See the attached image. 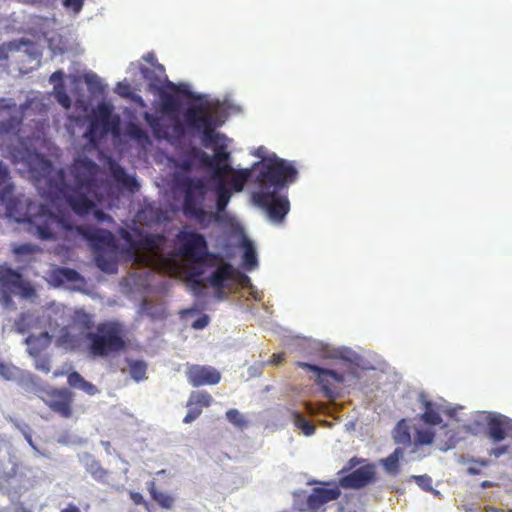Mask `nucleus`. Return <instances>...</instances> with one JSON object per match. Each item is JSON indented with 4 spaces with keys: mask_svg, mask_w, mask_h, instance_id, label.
Instances as JSON below:
<instances>
[{
    "mask_svg": "<svg viewBox=\"0 0 512 512\" xmlns=\"http://www.w3.org/2000/svg\"><path fill=\"white\" fill-rule=\"evenodd\" d=\"M14 186L0 190V204L6 208L8 217L18 223H27L28 232L40 240H56L60 230H72V226L61 216L51 212L47 206L37 204L24 196L13 194Z\"/></svg>",
    "mask_w": 512,
    "mask_h": 512,
    "instance_id": "obj_1",
    "label": "nucleus"
},
{
    "mask_svg": "<svg viewBox=\"0 0 512 512\" xmlns=\"http://www.w3.org/2000/svg\"><path fill=\"white\" fill-rule=\"evenodd\" d=\"M76 332L84 335L87 349L92 357L106 358L127 348L129 338L120 322H81V327L69 326L57 336L58 343L66 348L77 345Z\"/></svg>",
    "mask_w": 512,
    "mask_h": 512,
    "instance_id": "obj_2",
    "label": "nucleus"
},
{
    "mask_svg": "<svg viewBox=\"0 0 512 512\" xmlns=\"http://www.w3.org/2000/svg\"><path fill=\"white\" fill-rule=\"evenodd\" d=\"M97 164L88 159L76 160L72 167L74 187H70L64 179V172H59L60 182L56 185L57 193L66 199L72 210L86 216L95 208L93 198H97L98 183L95 178Z\"/></svg>",
    "mask_w": 512,
    "mask_h": 512,
    "instance_id": "obj_3",
    "label": "nucleus"
},
{
    "mask_svg": "<svg viewBox=\"0 0 512 512\" xmlns=\"http://www.w3.org/2000/svg\"><path fill=\"white\" fill-rule=\"evenodd\" d=\"M140 73L144 80L147 81L149 90L159 93L161 113L176 119L174 124V132L178 136H183V124L177 118V114L181 107V102L174 94L163 90V87L165 86L172 92L180 93L190 99L200 100L202 96L193 93L189 89H182L180 86L169 81L165 73V67L162 64H156L155 67L152 68L141 66Z\"/></svg>",
    "mask_w": 512,
    "mask_h": 512,
    "instance_id": "obj_4",
    "label": "nucleus"
},
{
    "mask_svg": "<svg viewBox=\"0 0 512 512\" xmlns=\"http://www.w3.org/2000/svg\"><path fill=\"white\" fill-rule=\"evenodd\" d=\"M257 171L255 182L259 190H286L298 177V170L288 160L275 153L254 164Z\"/></svg>",
    "mask_w": 512,
    "mask_h": 512,
    "instance_id": "obj_5",
    "label": "nucleus"
},
{
    "mask_svg": "<svg viewBox=\"0 0 512 512\" xmlns=\"http://www.w3.org/2000/svg\"><path fill=\"white\" fill-rule=\"evenodd\" d=\"M184 189L183 213L201 225H208L215 215L209 214L203 208L208 187L201 178H186L182 182Z\"/></svg>",
    "mask_w": 512,
    "mask_h": 512,
    "instance_id": "obj_6",
    "label": "nucleus"
},
{
    "mask_svg": "<svg viewBox=\"0 0 512 512\" xmlns=\"http://www.w3.org/2000/svg\"><path fill=\"white\" fill-rule=\"evenodd\" d=\"M183 116L186 126L202 135V141L206 147L216 144L223 137L215 131L221 125V122L204 105L192 104L188 106Z\"/></svg>",
    "mask_w": 512,
    "mask_h": 512,
    "instance_id": "obj_7",
    "label": "nucleus"
},
{
    "mask_svg": "<svg viewBox=\"0 0 512 512\" xmlns=\"http://www.w3.org/2000/svg\"><path fill=\"white\" fill-rule=\"evenodd\" d=\"M487 428V437L493 443L503 441L506 437L512 438V419L497 413L478 411L473 415L472 423L468 425V431L479 433V427Z\"/></svg>",
    "mask_w": 512,
    "mask_h": 512,
    "instance_id": "obj_8",
    "label": "nucleus"
},
{
    "mask_svg": "<svg viewBox=\"0 0 512 512\" xmlns=\"http://www.w3.org/2000/svg\"><path fill=\"white\" fill-rule=\"evenodd\" d=\"M252 199L275 224H282L290 211L289 199L282 191L258 189L253 192Z\"/></svg>",
    "mask_w": 512,
    "mask_h": 512,
    "instance_id": "obj_9",
    "label": "nucleus"
},
{
    "mask_svg": "<svg viewBox=\"0 0 512 512\" xmlns=\"http://www.w3.org/2000/svg\"><path fill=\"white\" fill-rule=\"evenodd\" d=\"M18 293L23 298H32L36 295L33 286L23 279L18 271L11 268L0 269V300L6 307L13 304L12 294Z\"/></svg>",
    "mask_w": 512,
    "mask_h": 512,
    "instance_id": "obj_10",
    "label": "nucleus"
},
{
    "mask_svg": "<svg viewBox=\"0 0 512 512\" xmlns=\"http://www.w3.org/2000/svg\"><path fill=\"white\" fill-rule=\"evenodd\" d=\"M14 147L10 153L15 163H23L27 170L36 178L45 177L52 169L51 162L35 149L28 148L24 142Z\"/></svg>",
    "mask_w": 512,
    "mask_h": 512,
    "instance_id": "obj_11",
    "label": "nucleus"
},
{
    "mask_svg": "<svg viewBox=\"0 0 512 512\" xmlns=\"http://www.w3.org/2000/svg\"><path fill=\"white\" fill-rule=\"evenodd\" d=\"M179 254L193 264H201L208 256V246L205 237L197 232H181Z\"/></svg>",
    "mask_w": 512,
    "mask_h": 512,
    "instance_id": "obj_12",
    "label": "nucleus"
},
{
    "mask_svg": "<svg viewBox=\"0 0 512 512\" xmlns=\"http://www.w3.org/2000/svg\"><path fill=\"white\" fill-rule=\"evenodd\" d=\"M78 234L86 239L96 252H102L106 248L113 247L114 236L106 229H100L93 226H78L76 227Z\"/></svg>",
    "mask_w": 512,
    "mask_h": 512,
    "instance_id": "obj_13",
    "label": "nucleus"
},
{
    "mask_svg": "<svg viewBox=\"0 0 512 512\" xmlns=\"http://www.w3.org/2000/svg\"><path fill=\"white\" fill-rule=\"evenodd\" d=\"M54 324H55L54 328L45 330V331L41 332L39 335L30 334L25 339V343L28 346V352L30 355H35L36 353H38L39 349L46 347L50 343L51 339L54 338L55 340H58L57 336L62 334L61 333L62 329L67 328L69 326H74V325L76 327H81V322H72V324H69V325L61 327V328L58 327L57 321H54ZM56 343L58 346H62L65 349H67L64 345H60L58 343V341H56Z\"/></svg>",
    "mask_w": 512,
    "mask_h": 512,
    "instance_id": "obj_14",
    "label": "nucleus"
},
{
    "mask_svg": "<svg viewBox=\"0 0 512 512\" xmlns=\"http://www.w3.org/2000/svg\"><path fill=\"white\" fill-rule=\"evenodd\" d=\"M54 324H55L54 328L45 330V331L41 332L39 335L30 334L25 339V343L28 346V352L30 355H35L36 353H38L39 349L46 347L50 343L51 339L54 338L55 340H58L57 336L62 334L61 333L62 329L67 328L69 326H74V325L76 327H81V322H72V324H69V325L61 327V328L58 327L57 321H54ZM56 343L58 346H62L65 349H67L64 345H60L58 343V341H56Z\"/></svg>",
    "mask_w": 512,
    "mask_h": 512,
    "instance_id": "obj_15",
    "label": "nucleus"
},
{
    "mask_svg": "<svg viewBox=\"0 0 512 512\" xmlns=\"http://www.w3.org/2000/svg\"><path fill=\"white\" fill-rule=\"evenodd\" d=\"M186 375L194 387L215 385L221 380L220 372L212 366L192 365L188 367Z\"/></svg>",
    "mask_w": 512,
    "mask_h": 512,
    "instance_id": "obj_16",
    "label": "nucleus"
},
{
    "mask_svg": "<svg viewBox=\"0 0 512 512\" xmlns=\"http://www.w3.org/2000/svg\"><path fill=\"white\" fill-rule=\"evenodd\" d=\"M375 473L376 467L374 464H365L342 477L339 483L344 488L360 489L373 481Z\"/></svg>",
    "mask_w": 512,
    "mask_h": 512,
    "instance_id": "obj_17",
    "label": "nucleus"
},
{
    "mask_svg": "<svg viewBox=\"0 0 512 512\" xmlns=\"http://www.w3.org/2000/svg\"><path fill=\"white\" fill-rule=\"evenodd\" d=\"M0 376L8 381H19L26 390H30V385L36 387L38 378L29 372H24L14 365L5 364L0 361Z\"/></svg>",
    "mask_w": 512,
    "mask_h": 512,
    "instance_id": "obj_18",
    "label": "nucleus"
},
{
    "mask_svg": "<svg viewBox=\"0 0 512 512\" xmlns=\"http://www.w3.org/2000/svg\"><path fill=\"white\" fill-rule=\"evenodd\" d=\"M28 105L20 106L18 115H12L8 119L0 121V147L4 146L13 137L19 138V132L23 121V112L27 109Z\"/></svg>",
    "mask_w": 512,
    "mask_h": 512,
    "instance_id": "obj_19",
    "label": "nucleus"
},
{
    "mask_svg": "<svg viewBox=\"0 0 512 512\" xmlns=\"http://www.w3.org/2000/svg\"><path fill=\"white\" fill-rule=\"evenodd\" d=\"M317 346H319V352L323 358L342 360L349 363H357L360 358L359 355L349 347H335L322 342L317 343Z\"/></svg>",
    "mask_w": 512,
    "mask_h": 512,
    "instance_id": "obj_20",
    "label": "nucleus"
},
{
    "mask_svg": "<svg viewBox=\"0 0 512 512\" xmlns=\"http://www.w3.org/2000/svg\"><path fill=\"white\" fill-rule=\"evenodd\" d=\"M236 274H239L243 280L249 281V278L246 275L237 273L231 264L222 263L207 278V282L210 286L219 290L225 287V282L227 280L235 278Z\"/></svg>",
    "mask_w": 512,
    "mask_h": 512,
    "instance_id": "obj_21",
    "label": "nucleus"
},
{
    "mask_svg": "<svg viewBox=\"0 0 512 512\" xmlns=\"http://www.w3.org/2000/svg\"><path fill=\"white\" fill-rule=\"evenodd\" d=\"M47 404L53 411L68 418L71 415V392L65 388L54 390Z\"/></svg>",
    "mask_w": 512,
    "mask_h": 512,
    "instance_id": "obj_22",
    "label": "nucleus"
},
{
    "mask_svg": "<svg viewBox=\"0 0 512 512\" xmlns=\"http://www.w3.org/2000/svg\"><path fill=\"white\" fill-rule=\"evenodd\" d=\"M340 493L337 486L331 488L317 487L308 496L307 504L310 509L317 510L327 502L337 499Z\"/></svg>",
    "mask_w": 512,
    "mask_h": 512,
    "instance_id": "obj_23",
    "label": "nucleus"
},
{
    "mask_svg": "<svg viewBox=\"0 0 512 512\" xmlns=\"http://www.w3.org/2000/svg\"><path fill=\"white\" fill-rule=\"evenodd\" d=\"M68 384L71 388L81 390L89 396L100 393V390L91 382L85 380L78 372L74 371L68 375Z\"/></svg>",
    "mask_w": 512,
    "mask_h": 512,
    "instance_id": "obj_24",
    "label": "nucleus"
},
{
    "mask_svg": "<svg viewBox=\"0 0 512 512\" xmlns=\"http://www.w3.org/2000/svg\"><path fill=\"white\" fill-rule=\"evenodd\" d=\"M111 173L114 180L125 189L131 192H135L136 190L139 189V184L136 181L135 177L129 176L122 166L113 165L111 167Z\"/></svg>",
    "mask_w": 512,
    "mask_h": 512,
    "instance_id": "obj_25",
    "label": "nucleus"
},
{
    "mask_svg": "<svg viewBox=\"0 0 512 512\" xmlns=\"http://www.w3.org/2000/svg\"><path fill=\"white\" fill-rule=\"evenodd\" d=\"M298 366L309 369L316 373V380L326 388L327 378L331 377L336 382H342L343 377L335 371L320 369L319 367L309 363H298Z\"/></svg>",
    "mask_w": 512,
    "mask_h": 512,
    "instance_id": "obj_26",
    "label": "nucleus"
},
{
    "mask_svg": "<svg viewBox=\"0 0 512 512\" xmlns=\"http://www.w3.org/2000/svg\"><path fill=\"white\" fill-rule=\"evenodd\" d=\"M126 135L143 147L151 144L148 133L134 122H129L126 125Z\"/></svg>",
    "mask_w": 512,
    "mask_h": 512,
    "instance_id": "obj_27",
    "label": "nucleus"
},
{
    "mask_svg": "<svg viewBox=\"0 0 512 512\" xmlns=\"http://www.w3.org/2000/svg\"><path fill=\"white\" fill-rule=\"evenodd\" d=\"M393 438L396 444L407 446L412 443L411 427L406 420L398 422L393 431Z\"/></svg>",
    "mask_w": 512,
    "mask_h": 512,
    "instance_id": "obj_28",
    "label": "nucleus"
},
{
    "mask_svg": "<svg viewBox=\"0 0 512 512\" xmlns=\"http://www.w3.org/2000/svg\"><path fill=\"white\" fill-rule=\"evenodd\" d=\"M420 400L424 405L425 412L422 415L423 420L427 424L435 425L441 422L439 415L440 406L436 403L426 401L423 395H420Z\"/></svg>",
    "mask_w": 512,
    "mask_h": 512,
    "instance_id": "obj_29",
    "label": "nucleus"
},
{
    "mask_svg": "<svg viewBox=\"0 0 512 512\" xmlns=\"http://www.w3.org/2000/svg\"><path fill=\"white\" fill-rule=\"evenodd\" d=\"M231 178L229 180L230 187L236 191L241 192L251 177L250 169H239L231 173Z\"/></svg>",
    "mask_w": 512,
    "mask_h": 512,
    "instance_id": "obj_30",
    "label": "nucleus"
},
{
    "mask_svg": "<svg viewBox=\"0 0 512 512\" xmlns=\"http://www.w3.org/2000/svg\"><path fill=\"white\" fill-rule=\"evenodd\" d=\"M95 263L97 267L107 273H114L117 270V262L112 256H107L104 251L96 252Z\"/></svg>",
    "mask_w": 512,
    "mask_h": 512,
    "instance_id": "obj_31",
    "label": "nucleus"
},
{
    "mask_svg": "<svg viewBox=\"0 0 512 512\" xmlns=\"http://www.w3.org/2000/svg\"><path fill=\"white\" fill-rule=\"evenodd\" d=\"M129 374L136 382L146 379L147 364L142 360H127Z\"/></svg>",
    "mask_w": 512,
    "mask_h": 512,
    "instance_id": "obj_32",
    "label": "nucleus"
},
{
    "mask_svg": "<svg viewBox=\"0 0 512 512\" xmlns=\"http://www.w3.org/2000/svg\"><path fill=\"white\" fill-rule=\"evenodd\" d=\"M216 193V208L218 212H222L226 209L230 198L231 192L227 188L226 183H218L215 187Z\"/></svg>",
    "mask_w": 512,
    "mask_h": 512,
    "instance_id": "obj_33",
    "label": "nucleus"
},
{
    "mask_svg": "<svg viewBox=\"0 0 512 512\" xmlns=\"http://www.w3.org/2000/svg\"><path fill=\"white\" fill-rule=\"evenodd\" d=\"M213 401L212 396L206 391H193L187 402V407H209Z\"/></svg>",
    "mask_w": 512,
    "mask_h": 512,
    "instance_id": "obj_34",
    "label": "nucleus"
},
{
    "mask_svg": "<svg viewBox=\"0 0 512 512\" xmlns=\"http://www.w3.org/2000/svg\"><path fill=\"white\" fill-rule=\"evenodd\" d=\"M402 457L401 449L397 448L387 458L381 459L385 471L390 475H396L399 467V459Z\"/></svg>",
    "mask_w": 512,
    "mask_h": 512,
    "instance_id": "obj_35",
    "label": "nucleus"
},
{
    "mask_svg": "<svg viewBox=\"0 0 512 512\" xmlns=\"http://www.w3.org/2000/svg\"><path fill=\"white\" fill-rule=\"evenodd\" d=\"M244 253H243V264L247 270L254 269L257 264V254L251 241L244 240Z\"/></svg>",
    "mask_w": 512,
    "mask_h": 512,
    "instance_id": "obj_36",
    "label": "nucleus"
},
{
    "mask_svg": "<svg viewBox=\"0 0 512 512\" xmlns=\"http://www.w3.org/2000/svg\"><path fill=\"white\" fill-rule=\"evenodd\" d=\"M292 422L305 436H312L315 433V426L308 422L299 412L292 413Z\"/></svg>",
    "mask_w": 512,
    "mask_h": 512,
    "instance_id": "obj_37",
    "label": "nucleus"
},
{
    "mask_svg": "<svg viewBox=\"0 0 512 512\" xmlns=\"http://www.w3.org/2000/svg\"><path fill=\"white\" fill-rule=\"evenodd\" d=\"M52 275L53 278L59 283H63L66 281L74 282L79 279V273L76 270L67 267L56 268L53 271Z\"/></svg>",
    "mask_w": 512,
    "mask_h": 512,
    "instance_id": "obj_38",
    "label": "nucleus"
},
{
    "mask_svg": "<svg viewBox=\"0 0 512 512\" xmlns=\"http://www.w3.org/2000/svg\"><path fill=\"white\" fill-rule=\"evenodd\" d=\"M20 48V44L16 41L9 42L7 44H2L0 46V71L7 70L8 68V59L10 52H18Z\"/></svg>",
    "mask_w": 512,
    "mask_h": 512,
    "instance_id": "obj_39",
    "label": "nucleus"
},
{
    "mask_svg": "<svg viewBox=\"0 0 512 512\" xmlns=\"http://www.w3.org/2000/svg\"><path fill=\"white\" fill-rule=\"evenodd\" d=\"M413 443L415 446L431 444L434 438V431L431 427L416 429Z\"/></svg>",
    "mask_w": 512,
    "mask_h": 512,
    "instance_id": "obj_40",
    "label": "nucleus"
},
{
    "mask_svg": "<svg viewBox=\"0 0 512 512\" xmlns=\"http://www.w3.org/2000/svg\"><path fill=\"white\" fill-rule=\"evenodd\" d=\"M149 486L151 496L160 506L166 509H170L173 506L174 499L170 495L162 492H157L155 490L154 482H150Z\"/></svg>",
    "mask_w": 512,
    "mask_h": 512,
    "instance_id": "obj_41",
    "label": "nucleus"
},
{
    "mask_svg": "<svg viewBox=\"0 0 512 512\" xmlns=\"http://www.w3.org/2000/svg\"><path fill=\"white\" fill-rule=\"evenodd\" d=\"M212 179L218 183H225V177L233 172L229 164H216L212 169Z\"/></svg>",
    "mask_w": 512,
    "mask_h": 512,
    "instance_id": "obj_42",
    "label": "nucleus"
},
{
    "mask_svg": "<svg viewBox=\"0 0 512 512\" xmlns=\"http://www.w3.org/2000/svg\"><path fill=\"white\" fill-rule=\"evenodd\" d=\"M143 118L146 121V123L150 126V128L152 129L154 136L157 139L163 138L162 126H161L160 119L157 116H155L149 112H145L143 115Z\"/></svg>",
    "mask_w": 512,
    "mask_h": 512,
    "instance_id": "obj_43",
    "label": "nucleus"
},
{
    "mask_svg": "<svg viewBox=\"0 0 512 512\" xmlns=\"http://www.w3.org/2000/svg\"><path fill=\"white\" fill-rule=\"evenodd\" d=\"M13 253L18 256H29L33 255L40 251V248L37 245L24 243L15 245L12 249Z\"/></svg>",
    "mask_w": 512,
    "mask_h": 512,
    "instance_id": "obj_44",
    "label": "nucleus"
},
{
    "mask_svg": "<svg viewBox=\"0 0 512 512\" xmlns=\"http://www.w3.org/2000/svg\"><path fill=\"white\" fill-rule=\"evenodd\" d=\"M86 470L95 478V479H103L106 472L101 467L100 463L91 459L86 462Z\"/></svg>",
    "mask_w": 512,
    "mask_h": 512,
    "instance_id": "obj_45",
    "label": "nucleus"
},
{
    "mask_svg": "<svg viewBox=\"0 0 512 512\" xmlns=\"http://www.w3.org/2000/svg\"><path fill=\"white\" fill-rule=\"evenodd\" d=\"M215 165L216 164H227L226 162L230 158V153L227 151L225 145H217L214 148V155L212 156Z\"/></svg>",
    "mask_w": 512,
    "mask_h": 512,
    "instance_id": "obj_46",
    "label": "nucleus"
},
{
    "mask_svg": "<svg viewBox=\"0 0 512 512\" xmlns=\"http://www.w3.org/2000/svg\"><path fill=\"white\" fill-rule=\"evenodd\" d=\"M203 275V270L201 268L192 267L190 268L187 274V280L191 282L194 286L201 288L204 286L203 281L201 279Z\"/></svg>",
    "mask_w": 512,
    "mask_h": 512,
    "instance_id": "obj_47",
    "label": "nucleus"
},
{
    "mask_svg": "<svg viewBox=\"0 0 512 512\" xmlns=\"http://www.w3.org/2000/svg\"><path fill=\"white\" fill-rule=\"evenodd\" d=\"M112 116V108L105 103L98 106V118L104 126L110 124V118Z\"/></svg>",
    "mask_w": 512,
    "mask_h": 512,
    "instance_id": "obj_48",
    "label": "nucleus"
},
{
    "mask_svg": "<svg viewBox=\"0 0 512 512\" xmlns=\"http://www.w3.org/2000/svg\"><path fill=\"white\" fill-rule=\"evenodd\" d=\"M226 417L227 420L236 427L241 428L245 425V420L237 409H229L226 412Z\"/></svg>",
    "mask_w": 512,
    "mask_h": 512,
    "instance_id": "obj_49",
    "label": "nucleus"
},
{
    "mask_svg": "<svg viewBox=\"0 0 512 512\" xmlns=\"http://www.w3.org/2000/svg\"><path fill=\"white\" fill-rule=\"evenodd\" d=\"M54 89L56 92V97H57L58 102L65 108H69L71 101H70L69 96L65 92L64 85H60V88H58V85H54Z\"/></svg>",
    "mask_w": 512,
    "mask_h": 512,
    "instance_id": "obj_50",
    "label": "nucleus"
},
{
    "mask_svg": "<svg viewBox=\"0 0 512 512\" xmlns=\"http://www.w3.org/2000/svg\"><path fill=\"white\" fill-rule=\"evenodd\" d=\"M411 478L425 491H431L432 490V479L428 475H420L416 476L413 475Z\"/></svg>",
    "mask_w": 512,
    "mask_h": 512,
    "instance_id": "obj_51",
    "label": "nucleus"
},
{
    "mask_svg": "<svg viewBox=\"0 0 512 512\" xmlns=\"http://www.w3.org/2000/svg\"><path fill=\"white\" fill-rule=\"evenodd\" d=\"M201 412H202V410L199 407H196V406L188 407V413L186 414V416L184 417V420H183L184 423L193 422L195 419H197L199 417Z\"/></svg>",
    "mask_w": 512,
    "mask_h": 512,
    "instance_id": "obj_52",
    "label": "nucleus"
},
{
    "mask_svg": "<svg viewBox=\"0 0 512 512\" xmlns=\"http://www.w3.org/2000/svg\"><path fill=\"white\" fill-rule=\"evenodd\" d=\"M116 92L123 98H127L131 95V86L127 82H119L116 86Z\"/></svg>",
    "mask_w": 512,
    "mask_h": 512,
    "instance_id": "obj_53",
    "label": "nucleus"
},
{
    "mask_svg": "<svg viewBox=\"0 0 512 512\" xmlns=\"http://www.w3.org/2000/svg\"><path fill=\"white\" fill-rule=\"evenodd\" d=\"M17 107L16 102L10 98H0V115L4 111L15 110Z\"/></svg>",
    "mask_w": 512,
    "mask_h": 512,
    "instance_id": "obj_54",
    "label": "nucleus"
},
{
    "mask_svg": "<svg viewBox=\"0 0 512 512\" xmlns=\"http://www.w3.org/2000/svg\"><path fill=\"white\" fill-rule=\"evenodd\" d=\"M201 166L212 169L215 166L212 156H209L205 152H201L199 156Z\"/></svg>",
    "mask_w": 512,
    "mask_h": 512,
    "instance_id": "obj_55",
    "label": "nucleus"
},
{
    "mask_svg": "<svg viewBox=\"0 0 512 512\" xmlns=\"http://www.w3.org/2000/svg\"><path fill=\"white\" fill-rule=\"evenodd\" d=\"M366 460L365 459H361V458H357V457H353L351 458L347 464L341 469V473H344V472H347L353 468H355L356 466H359L361 465L363 462H365Z\"/></svg>",
    "mask_w": 512,
    "mask_h": 512,
    "instance_id": "obj_56",
    "label": "nucleus"
},
{
    "mask_svg": "<svg viewBox=\"0 0 512 512\" xmlns=\"http://www.w3.org/2000/svg\"><path fill=\"white\" fill-rule=\"evenodd\" d=\"M63 4L65 7L72 8L74 12L78 13L83 7L84 0H64Z\"/></svg>",
    "mask_w": 512,
    "mask_h": 512,
    "instance_id": "obj_57",
    "label": "nucleus"
},
{
    "mask_svg": "<svg viewBox=\"0 0 512 512\" xmlns=\"http://www.w3.org/2000/svg\"><path fill=\"white\" fill-rule=\"evenodd\" d=\"M9 178V170L6 166H4L2 163H0V188H4L7 185H10L7 183V180Z\"/></svg>",
    "mask_w": 512,
    "mask_h": 512,
    "instance_id": "obj_58",
    "label": "nucleus"
},
{
    "mask_svg": "<svg viewBox=\"0 0 512 512\" xmlns=\"http://www.w3.org/2000/svg\"><path fill=\"white\" fill-rule=\"evenodd\" d=\"M35 368L45 373L50 371V365L46 359H37L35 362Z\"/></svg>",
    "mask_w": 512,
    "mask_h": 512,
    "instance_id": "obj_59",
    "label": "nucleus"
},
{
    "mask_svg": "<svg viewBox=\"0 0 512 512\" xmlns=\"http://www.w3.org/2000/svg\"><path fill=\"white\" fill-rule=\"evenodd\" d=\"M63 77L64 73L61 70H58L50 76V81L55 85H58V88H60V85H63Z\"/></svg>",
    "mask_w": 512,
    "mask_h": 512,
    "instance_id": "obj_60",
    "label": "nucleus"
},
{
    "mask_svg": "<svg viewBox=\"0 0 512 512\" xmlns=\"http://www.w3.org/2000/svg\"><path fill=\"white\" fill-rule=\"evenodd\" d=\"M94 216L98 222L112 221V218L102 210H95Z\"/></svg>",
    "mask_w": 512,
    "mask_h": 512,
    "instance_id": "obj_61",
    "label": "nucleus"
},
{
    "mask_svg": "<svg viewBox=\"0 0 512 512\" xmlns=\"http://www.w3.org/2000/svg\"><path fill=\"white\" fill-rule=\"evenodd\" d=\"M128 99H131L133 102H135L136 104H138L140 107H145L146 106V103L145 101L143 100V98L138 95V94H135V93H131V95L128 97Z\"/></svg>",
    "mask_w": 512,
    "mask_h": 512,
    "instance_id": "obj_62",
    "label": "nucleus"
},
{
    "mask_svg": "<svg viewBox=\"0 0 512 512\" xmlns=\"http://www.w3.org/2000/svg\"><path fill=\"white\" fill-rule=\"evenodd\" d=\"M505 453H507V447L506 446H500V447H497V448H493L490 451V454L494 455L495 457H500V456L504 455Z\"/></svg>",
    "mask_w": 512,
    "mask_h": 512,
    "instance_id": "obj_63",
    "label": "nucleus"
},
{
    "mask_svg": "<svg viewBox=\"0 0 512 512\" xmlns=\"http://www.w3.org/2000/svg\"><path fill=\"white\" fill-rule=\"evenodd\" d=\"M144 60L148 63H150L153 67H155L156 64H159L157 62V59L155 57V55L153 53H148L145 57H144Z\"/></svg>",
    "mask_w": 512,
    "mask_h": 512,
    "instance_id": "obj_64",
    "label": "nucleus"
}]
</instances>
